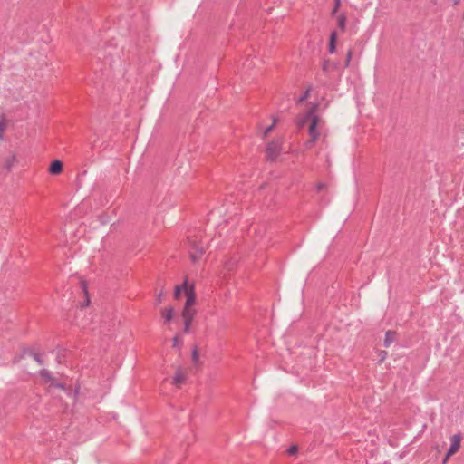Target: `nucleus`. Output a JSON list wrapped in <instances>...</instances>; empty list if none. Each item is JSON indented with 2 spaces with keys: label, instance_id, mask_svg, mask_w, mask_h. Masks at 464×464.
<instances>
[{
  "label": "nucleus",
  "instance_id": "obj_1",
  "mask_svg": "<svg viewBox=\"0 0 464 464\" xmlns=\"http://www.w3.org/2000/svg\"><path fill=\"white\" fill-rule=\"evenodd\" d=\"M317 109H318L317 104L313 105L308 110V111L304 115L303 121H301V125H304L306 121H308V120L311 121V123H310V126L308 129V133H309L311 139L306 142V146L308 148H311L314 144V142L316 141V140L318 139V137L320 135V133L317 130V125L319 122V117L316 115Z\"/></svg>",
  "mask_w": 464,
  "mask_h": 464
},
{
  "label": "nucleus",
  "instance_id": "obj_2",
  "mask_svg": "<svg viewBox=\"0 0 464 464\" xmlns=\"http://www.w3.org/2000/svg\"><path fill=\"white\" fill-rule=\"evenodd\" d=\"M189 257L193 263L198 262L206 251V244L196 237H188Z\"/></svg>",
  "mask_w": 464,
  "mask_h": 464
},
{
  "label": "nucleus",
  "instance_id": "obj_3",
  "mask_svg": "<svg viewBox=\"0 0 464 464\" xmlns=\"http://www.w3.org/2000/svg\"><path fill=\"white\" fill-rule=\"evenodd\" d=\"M282 150V144L278 140L268 142L266 149V159L267 161H275Z\"/></svg>",
  "mask_w": 464,
  "mask_h": 464
},
{
  "label": "nucleus",
  "instance_id": "obj_4",
  "mask_svg": "<svg viewBox=\"0 0 464 464\" xmlns=\"http://www.w3.org/2000/svg\"><path fill=\"white\" fill-rule=\"evenodd\" d=\"M26 355L32 356L34 360L39 364H44V360L39 353H37L33 347H24L22 350V353L15 356L14 359V362L16 363L22 359H24Z\"/></svg>",
  "mask_w": 464,
  "mask_h": 464
},
{
  "label": "nucleus",
  "instance_id": "obj_5",
  "mask_svg": "<svg viewBox=\"0 0 464 464\" xmlns=\"http://www.w3.org/2000/svg\"><path fill=\"white\" fill-rule=\"evenodd\" d=\"M451 445L448 450L445 458L442 461L443 464H446L449 458L455 454L460 448L461 435L460 433L455 434L450 438Z\"/></svg>",
  "mask_w": 464,
  "mask_h": 464
},
{
  "label": "nucleus",
  "instance_id": "obj_6",
  "mask_svg": "<svg viewBox=\"0 0 464 464\" xmlns=\"http://www.w3.org/2000/svg\"><path fill=\"white\" fill-rule=\"evenodd\" d=\"M184 293L186 295L187 300L185 303V308H192V306L196 303V293L194 289V285H188V282H184Z\"/></svg>",
  "mask_w": 464,
  "mask_h": 464
},
{
  "label": "nucleus",
  "instance_id": "obj_7",
  "mask_svg": "<svg viewBox=\"0 0 464 464\" xmlns=\"http://www.w3.org/2000/svg\"><path fill=\"white\" fill-rule=\"evenodd\" d=\"M63 169V163L59 160H54L49 166V173L52 175H59Z\"/></svg>",
  "mask_w": 464,
  "mask_h": 464
},
{
  "label": "nucleus",
  "instance_id": "obj_8",
  "mask_svg": "<svg viewBox=\"0 0 464 464\" xmlns=\"http://www.w3.org/2000/svg\"><path fill=\"white\" fill-rule=\"evenodd\" d=\"M339 63L335 62H332L329 59H324L322 64V71L328 74L333 71H335L338 69Z\"/></svg>",
  "mask_w": 464,
  "mask_h": 464
},
{
  "label": "nucleus",
  "instance_id": "obj_9",
  "mask_svg": "<svg viewBox=\"0 0 464 464\" xmlns=\"http://www.w3.org/2000/svg\"><path fill=\"white\" fill-rule=\"evenodd\" d=\"M161 316L164 319V324H169L174 317V308L172 306L166 307L161 310Z\"/></svg>",
  "mask_w": 464,
  "mask_h": 464
},
{
  "label": "nucleus",
  "instance_id": "obj_10",
  "mask_svg": "<svg viewBox=\"0 0 464 464\" xmlns=\"http://www.w3.org/2000/svg\"><path fill=\"white\" fill-rule=\"evenodd\" d=\"M196 311L193 308H183L181 316L184 322L192 323Z\"/></svg>",
  "mask_w": 464,
  "mask_h": 464
},
{
  "label": "nucleus",
  "instance_id": "obj_11",
  "mask_svg": "<svg viewBox=\"0 0 464 464\" xmlns=\"http://www.w3.org/2000/svg\"><path fill=\"white\" fill-rule=\"evenodd\" d=\"M185 379H186L185 373L183 372V371L180 368H179L174 374L172 383L174 385L179 387L180 384L184 382Z\"/></svg>",
  "mask_w": 464,
  "mask_h": 464
},
{
  "label": "nucleus",
  "instance_id": "obj_12",
  "mask_svg": "<svg viewBox=\"0 0 464 464\" xmlns=\"http://www.w3.org/2000/svg\"><path fill=\"white\" fill-rule=\"evenodd\" d=\"M336 40H337V33L335 31H333L330 34L329 46H328V51L330 53H334L336 51Z\"/></svg>",
  "mask_w": 464,
  "mask_h": 464
},
{
  "label": "nucleus",
  "instance_id": "obj_13",
  "mask_svg": "<svg viewBox=\"0 0 464 464\" xmlns=\"http://www.w3.org/2000/svg\"><path fill=\"white\" fill-rule=\"evenodd\" d=\"M395 337L396 332L392 330L387 331L383 341L384 347H389L395 341Z\"/></svg>",
  "mask_w": 464,
  "mask_h": 464
},
{
  "label": "nucleus",
  "instance_id": "obj_14",
  "mask_svg": "<svg viewBox=\"0 0 464 464\" xmlns=\"http://www.w3.org/2000/svg\"><path fill=\"white\" fill-rule=\"evenodd\" d=\"M80 285H81L82 291L85 295V301L82 306V307L88 306L90 304V296H89V293H88V284L85 280H81Z\"/></svg>",
  "mask_w": 464,
  "mask_h": 464
},
{
  "label": "nucleus",
  "instance_id": "obj_15",
  "mask_svg": "<svg viewBox=\"0 0 464 464\" xmlns=\"http://www.w3.org/2000/svg\"><path fill=\"white\" fill-rule=\"evenodd\" d=\"M16 162V157L14 154H11L5 160V165L4 168L10 171L11 169L14 167V163Z\"/></svg>",
  "mask_w": 464,
  "mask_h": 464
},
{
  "label": "nucleus",
  "instance_id": "obj_16",
  "mask_svg": "<svg viewBox=\"0 0 464 464\" xmlns=\"http://www.w3.org/2000/svg\"><path fill=\"white\" fill-rule=\"evenodd\" d=\"M337 20H338V27L341 29L342 32H344L345 26H346V21H347L346 15L344 14H339Z\"/></svg>",
  "mask_w": 464,
  "mask_h": 464
},
{
  "label": "nucleus",
  "instance_id": "obj_17",
  "mask_svg": "<svg viewBox=\"0 0 464 464\" xmlns=\"http://www.w3.org/2000/svg\"><path fill=\"white\" fill-rule=\"evenodd\" d=\"M40 375L47 382H51L54 381V379L52 376L51 372L48 370H46V369H42L40 371Z\"/></svg>",
  "mask_w": 464,
  "mask_h": 464
},
{
  "label": "nucleus",
  "instance_id": "obj_18",
  "mask_svg": "<svg viewBox=\"0 0 464 464\" xmlns=\"http://www.w3.org/2000/svg\"><path fill=\"white\" fill-rule=\"evenodd\" d=\"M173 347L177 348L178 350H180L181 346L183 345V338L180 334H176L173 339Z\"/></svg>",
  "mask_w": 464,
  "mask_h": 464
},
{
  "label": "nucleus",
  "instance_id": "obj_19",
  "mask_svg": "<svg viewBox=\"0 0 464 464\" xmlns=\"http://www.w3.org/2000/svg\"><path fill=\"white\" fill-rule=\"evenodd\" d=\"M198 360H199L198 349L197 345H194V347L192 349V361L194 363H198Z\"/></svg>",
  "mask_w": 464,
  "mask_h": 464
},
{
  "label": "nucleus",
  "instance_id": "obj_20",
  "mask_svg": "<svg viewBox=\"0 0 464 464\" xmlns=\"http://www.w3.org/2000/svg\"><path fill=\"white\" fill-rule=\"evenodd\" d=\"M184 290V284L182 285H177L174 290V297L179 299L181 295V291Z\"/></svg>",
  "mask_w": 464,
  "mask_h": 464
},
{
  "label": "nucleus",
  "instance_id": "obj_21",
  "mask_svg": "<svg viewBox=\"0 0 464 464\" xmlns=\"http://www.w3.org/2000/svg\"><path fill=\"white\" fill-rule=\"evenodd\" d=\"M5 127H6L5 118L4 115H2L0 118V137L2 136L3 132L5 131Z\"/></svg>",
  "mask_w": 464,
  "mask_h": 464
},
{
  "label": "nucleus",
  "instance_id": "obj_22",
  "mask_svg": "<svg viewBox=\"0 0 464 464\" xmlns=\"http://www.w3.org/2000/svg\"><path fill=\"white\" fill-rule=\"evenodd\" d=\"M352 57H353V50L350 49L346 54V58H345V62H344V65H343L345 68L349 67Z\"/></svg>",
  "mask_w": 464,
  "mask_h": 464
},
{
  "label": "nucleus",
  "instance_id": "obj_23",
  "mask_svg": "<svg viewBox=\"0 0 464 464\" xmlns=\"http://www.w3.org/2000/svg\"><path fill=\"white\" fill-rule=\"evenodd\" d=\"M309 94H310V88L307 89L299 98H298V101L297 102L300 103V102H303L304 101H305L308 97H309Z\"/></svg>",
  "mask_w": 464,
  "mask_h": 464
},
{
  "label": "nucleus",
  "instance_id": "obj_24",
  "mask_svg": "<svg viewBox=\"0 0 464 464\" xmlns=\"http://www.w3.org/2000/svg\"><path fill=\"white\" fill-rule=\"evenodd\" d=\"M276 123V120L274 119L273 123L270 126L266 127V129L265 130L264 135H263L264 138L275 128Z\"/></svg>",
  "mask_w": 464,
  "mask_h": 464
},
{
  "label": "nucleus",
  "instance_id": "obj_25",
  "mask_svg": "<svg viewBox=\"0 0 464 464\" xmlns=\"http://www.w3.org/2000/svg\"><path fill=\"white\" fill-rule=\"evenodd\" d=\"M298 451V447L296 445H292L287 449V453L289 455H295Z\"/></svg>",
  "mask_w": 464,
  "mask_h": 464
},
{
  "label": "nucleus",
  "instance_id": "obj_26",
  "mask_svg": "<svg viewBox=\"0 0 464 464\" xmlns=\"http://www.w3.org/2000/svg\"><path fill=\"white\" fill-rule=\"evenodd\" d=\"M191 323L184 322L183 333L188 334L190 331Z\"/></svg>",
  "mask_w": 464,
  "mask_h": 464
},
{
  "label": "nucleus",
  "instance_id": "obj_27",
  "mask_svg": "<svg viewBox=\"0 0 464 464\" xmlns=\"http://www.w3.org/2000/svg\"><path fill=\"white\" fill-rule=\"evenodd\" d=\"M161 302H162V292H160V293L158 295V296H157V298H156V304H160Z\"/></svg>",
  "mask_w": 464,
  "mask_h": 464
},
{
  "label": "nucleus",
  "instance_id": "obj_28",
  "mask_svg": "<svg viewBox=\"0 0 464 464\" xmlns=\"http://www.w3.org/2000/svg\"><path fill=\"white\" fill-rule=\"evenodd\" d=\"M52 384L57 388H60V389H64V385L63 383H60V382H51Z\"/></svg>",
  "mask_w": 464,
  "mask_h": 464
},
{
  "label": "nucleus",
  "instance_id": "obj_29",
  "mask_svg": "<svg viewBox=\"0 0 464 464\" xmlns=\"http://www.w3.org/2000/svg\"><path fill=\"white\" fill-rule=\"evenodd\" d=\"M324 186L325 185L324 183L317 184V186H316L317 191H321L324 188Z\"/></svg>",
  "mask_w": 464,
  "mask_h": 464
},
{
  "label": "nucleus",
  "instance_id": "obj_30",
  "mask_svg": "<svg viewBox=\"0 0 464 464\" xmlns=\"http://www.w3.org/2000/svg\"><path fill=\"white\" fill-rule=\"evenodd\" d=\"M340 5H341V0H334V6L336 8H339L340 7Z\"/></svg>",
  "mask_w": 464,
  "mask_h": 464
},
{
  "label": "nucleus",
  "instance_id": "obj_31",
  "mask_svg": "<svg viewBox=\"0 0 464 464\" xmlns=\"http://www.w3.org/2000/svg\"><path fill=\"white\" fill-rule=\"evenodd\" d=\"M339 8H336L335 6L334 7L333 11H332V15H335L337 11H338Z\"/></svg>",
  "mask_w": 464,
  "mask_h": 464
},
{
  "label": "nucleus",
  "instance_id": "obj_32",
  "mask_svg": "<svg viewBox=\"0 0 464 464\" xmlns=\"http://www.w3.org/2000/svg\"><path fill=\"white\" fill-rule=\"evenodd\" d=\"M460 3V0H453L452 4L453 5H458Z\"/></svg>",
  "mask_w": 464,
  "mask_h": 464
},
{
  "label": "nucleus",
  "instance_id": "obj_33",
  "mask_svg": "<svg viewBox=\"0 0 464 464\" xmlns=\"http://www.w3.org/2000/svg\"><path fill=\"white\" fill-rule=\"evenodd\" d=\"M387 354V353L385 351H382V360L384 359L385 355Z\"/></svg>",
  "mask_w": 464,
  "mask_h": 464
},
{
  "label": "nucleus",
  "instance_id": "obj_34",
  "mask_svg": "<svg viewBox=\"0 0 464 464\" xmlns=\"http://www.w3.org/2000/svg\"><path fill=\"white\" fill-rule=\"evenodd\" d=\"M387 354V353L385 351H382V360L384 359L385 355Z\"/></svg>",
  "mask_w": 464,
  "mask_h": 464
}]
</instances>
